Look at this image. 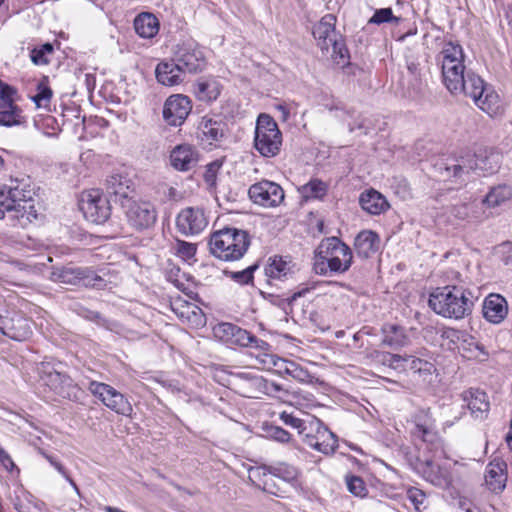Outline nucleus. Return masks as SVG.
<instances>
[{"instance_id":"obj_1","label":"nucleus","mask_w":512,"mask_h":512,"mask_svg":"<svg viewBox=\"0 0 512 512\" xmlns=\"http://www.w3.org/2000/svg\"><path fill=\"white\" fill-rule=\"evenodd\" d=\"M441 66L442 82L452 95H465L484 112L493 116L500 110L496 91L472 71L465 69V54L460 44L446 42L437 56Z\"/></svg>"},{"instance_id":"obj_2","label":"nucleus","mask_w":512,"mask_h":512,"mask_svg":"<svg viewBox=\"0 0 512 512\" xmlns=\"http://www.w3.org/2000/svg\"><path fill=\"white\" fill-rule=\"evenodd\" d=\"M34 192L18 180L0 186V219L5 217L12 225L25 227L37 219Z\"/></svg>"},{"instance_id":"obj_3","label":"nucleus","mask_w":512,"mask_h":512,"mask_svg":"<svg viewBox=\"0 0 512 512\" xmlns=\"http://www.w3.org/2000/svg\"><path fill=\"white\" fill-rule=\"evenodd\" d=\"M352 262L350 247L337 237H328L321 240L314 252L313 270L322 276L343 274L350 269Z\"/></svg>"},{"instance_id":"obj_4","label":"nucleus","mask_w":512,"mask_h":512,"mask_svg":"<svg viewBox=\"0 0 512 512\" xmlns=\"http://www.w3.org/2000/svg\"><path fill=\"white\" fill-rule=\"evenodd\" d=\"M473 305L472 293L457 286L437 288L429 297L430 308L450 319H463L472 312Z\"/></svg>"},{"instance_id":"obj_5","label":"nucleus","mask_w":512,"mask_h":512,"mask_svg":"<svg viewBox=\"0 0 512 512\" xmlns=\"http://www.w3.org/2000/svg\"><path fill=\"white\" fill-rule=\"evenodd\" d=\"M502 156L493 149H485L474 154L472 158L462 160H452L451 162L441 163L438 169L444 180L451 178L462 179L469 170L479 171L483 174H493L500 168Z\"/></svg>"},{"instance_id":"obj_6","label":"nucleus","mask_w":512,"mask_h":512,"mask_svg":"<svg viewBox=\"0 0 512 512\" xmlns=\"http://www.w3.org/2000/svg\"><path fill=\"white\" fill-rule=\"evenodd\" d=\"M247 232L235 228H224L214 232L209 241L212 255L224 261L238 260L249 247Z\"/></svg>"},{"instance_id":"obj_7","label":"nucleus","mask_w":512,"mask_h":512,"mask_svg":"<svg viewBox=\"0 0 512 512\" xmlns=\"http://www.w3.org/2000/svg\"><path fill=\"white\" fill-rule=\"evenodd\" d=\"M281 146L282 134L277 123L268 114H260L255 127V149L264 157H274Z\"/></svg>"},{"instance_id":"obj_8","label":"nucleus","mask_w":512,"mask_h":512,"mask_svg":"<svg viewBox=\"0 0 512 512\" xmlns=\"http://www.w3.org/2000/svg\"><path fill=\"white\" fill-rule=\"evenodd\" d=\"M120 206L127 223L136 231L149 229L157 221V211L151 202L126 198Z\"/></svg>"},{"instance_id":"obj_9","label":"nucleus","mask_w":512,"mask_h":512,"mask_svg":"<svg viewBox=\"0 0 512 512\" xmlns=\"http://www.w3.org/2000/svg\"><path fill=\"white\" fill-rule=\"evenodd\" d=\"M50 279L63 284H81L86 287L102 289L106 281L97 273L88 268L72 266L58 267L51 271Z\"/></svg>"},{"instance_id":"obj_10","label":"nucleus","mask_w":512,"mask_h":512,"mask_svg":"<svg viewBox=\"0 0 512 512\" xmlns=\"http://www.w3.org/2000/svg\"><path fill=\"white\" fill-rule=\"evenodd\" d=\"M173 61L184 74L200 72L206 65L203 51L192 40L183 41L175 46Z\"/></svg>"},{"instance_id":"obj_11","label":"nucleus","mask_w":512,"mask_h":512,"mask_svg":"<svg viewBox=\"0 0 512 512\" xmlns=\"http://www.w3.org/2000/svg\"><path fill=\"white\" fill-rule=\"evenodd\" d=\"M84 217L95 224L104 223L110 216L108 199L97 189L84 191L79 201Z\"/></svg>"},{"instance_id":"obj_12","label":"nucleus","mask_w":512,"mask_h":512,"mask_svg":"<svg viewBox=\"0 0 512 512\" xmlns=\"http://www.w3.org/2000/svg\"><path fill=\"white\" fill-rule=\"evenodd\" d=\"M88 390L115 413L124 416H129L132 413L133 409L130 402L112 386L102 382L90 381Z\"/></svg>"},{"instance_id":"obj_13","label":"nucleus","mask_w":512,"mask_h":512,"mask_svg":"<svg viewBox=\"0 0 512 512\" xmlns=\"http://www.w3.org/2000/svg\"><path fill=\"white\" fill-rule=\"evenodd\" d=\"M304 441L311 448L326 455L332 454L338 447L336 435L318 419L309 422V430L305 434Z\"/></svg>"},{"instance_id":"obj_14","label":"nucleus","mask_w":512,"mask_h":512,"mask_svg":"<svg viewBox=\"0 0 512 512\" xmlns=\"http://www.w3.org/2000/svg\"><path fill=\"white\" fill-rule=\"evenodd\" d=\"M206 212L199 207L183 208L176 217V228L184 236H196L208 226Z\"/></svg>"},{"instance_id":"obj_15","label":"nucleus","mask_w":512,"mask_h":512,"mask_svg":"<svg viewBox=\"0 0 512 512\" xmlns=\"http://www.w3.org/2000/svg\"><path fill=\"white\" fill-rule=\"evenodd\" d=\"M248 194L255 204L268 208L279 206L285 197L282 187L268 180L251 185Z\"/></svg>"},{"instance_id":"obj_16","label":"nucleus","mask_w":512,"mask_h":512,"mask_svg":"<svg viewBox=\"0 0 512 512\" xmlns=\"http://www.w3.org/2000/svg\"><path fill=\"white\" fill-rule=\"evenodd\" d=\"M191 109V101L187 96L172 95L164 103L163 119L170 126H180L190 114Z\"/></svg>"},{"instance_id":"obj_17","label":"nucleus","mask_w":512,"mask_h":512,"mask_svg":"<svg viewBox=\"0 0 512 512\" xmlns=\"http://www.w3.org/2000/svg\"><path fill=\"white\" fill-rule=\"evenodd\" d=\"M41 379L45 385L50 387L56 394L64 398L76 397V387L72 379L66 374L50 369L49 366H42Z\"/></svg>"},{"instance_id":"obj_18","label":"nucleus","mask_w":512,"mask_h":512,"mask_svg":"<svg viewBox=\"0 0 512 512\" xmlns=\"http://www.w3.org/2000/svg\"><path fill=\"white\" fill-rule=\"evenodd\" d=\"M0 331L11 339L22 341L31 334V324L20 314L0 315Z\"/></svg>"},{"instance_id":"obj_19","label":"nucleus","mask_w":512,"mask_h":512,"mask_svg":"<svg viewBox=\"0 0 512 512\" xmlns=\"http://www.w3.org/2000/svg\"><path fill=\"white\" fill-rule=\"evenodd\" d=\"M169 160L175 170L189 171L198 163V152L192 145L180 144L171 150Z\"/></svg>"},{"instance_id":"obj_20","label":"nucleus","mask_w":512,"mask_h":512,"mask_svg":"<svg viewBox=\"0 0 512 512\" xmlns=\"http://www.w3.org/2000/svg\"><path fill=\"white\" fill-rule=\"evenodd\" d=\"M507 465L503 460L494 459L486 467L485 482L490 491L502 492L506 487Z\"/></svg>"},{"instance_id":"obj_21","label":"nucleus","mask_w":512,"mask_h":512,"mask_svg":"<svg viewBox=\"0 0 512 512\" xmlns=\"http://www.w3.org/2000/svg\"><path fill=\"white\" fill-rule=\"evenodd\" d=\"M334 16L325 15L313 28V36L323 52H329L330 44L338 37L335 27Z\"/></svg>"},{"instance_id":"obj_22","label":"nucleus","mask_w":512,"mask_h":512,"mask_svg":"<svg viewBox=\"0 0 512 512\" xmlns=\"http://www.w3.org/2000/svg\"><path fill=\"white\" fill-rule=\"evenodd\" d=\"M296 271V266L290 257H270L265 266V274L274 280H285L291 277Z\"/></svg>"},{"instance_id":"obj_23","label":"nucleus","mask_w":512,"mask_h":512,"mask_svg":"<svg viewBox=\"0 0 512 512\" xmlns=\"http://www.w3.org/2000/svg\"><path fill=\"white\" fill-rule=\"evenodd\" d=\"M508 313L507 302L504 297L499 294H490L483 303L484 318L493 323H501Z\"/></svg>"},{"instance_id":"obj_24","label":"nucleus","mask_w":512,"mask_h":512,"mask_svg":"<svg viewBox=\"0 0 512 512\" xmlns=\"http://www.w3.org/2000/svg\"><path fill=\"white\" fill-rule=\"evenodd\" d=\"M157 81L164 86H175L183 82L184 73L181 68L172 60L160 62L155 69Z\"/></svg>"},{"instance_id":"obj_25","label":"nucleus","mask_w":512,"mask_h":512,"mask_svg":"<svg viewBox=\"0 0 512 512\" xmlns=\"http://www.w3.org/2000/svg\"><path fill=\"white\" fill-rule=\"evenodd\" d=\"M462 399L475 418L483 419L489 410V402L485 392L470 389L462 393Z\"/></svg>"},{"instance_id":"obj_26","label":"nucleus","mask_w":512,"mask_h":512,"mask_svg":"<svg viewBox=\"0 0 512 512\" xmlns=\"http://www.w3.org/2000/svg\"><path fill=\"white\" fill-rule=\"evenodd\" d=\"M359 203L361 208L371 215H380L389 208L386 198L374 189L361 193Z\"/></svg>"},{"instance_id":"obj_27","label":"nucleus","mask_w":512,"mask_h":512,"mask_svg":"<svg viewBox=\"0 0 512 512\" xmlns=\"http://www.w3.org/2000/svg\"><path fill=\"white\" fill-rule=\"evenodd\" d=\"M419 470L423 478L431 484L440 488L448 487L450 483L448 472L434 462L426 461L422 463Z\"/></svg>"},{"instance_id":"obj_28","label":"nucleus","mask_w":512,"mask_h":512,"mask_svg":"<svg viewBox=\"0 0 512 512\" xmlns=\"http://www.w3.org/2000/svg\"><path fill=\"white\" fill-rule=\"evenodd\" d=\"M354 247L360 257L369 258L378 250L379 237L373 231H361L355 238Z\"/></svg>"},{"instance_id":"obj_29","label":"nucleus","mask_w":512,"mask_h":512,"mask_svg":"<svg viewBox=\"0 0 512 512\" xmlns=\"http://www.w3.org/2000/svg\"><path fill=\"white\" fill-rule=\"evenodd\" d=\"M106 190L108 194L118 198L116 201L119 203L121 200L131 198L129 194L133 192L130 179L120 174L111 175L106 179Z\"/></svg>"},{"instance_id":"obj_30","label":"nucleus","mask_w":512,"mask_h":512,"mask_svg":"<svg viewBox=\"0 0 512 512\" xmlns=\"http://www.w3.org/2000/svg\"><path fill=\"white\" fill-rule=\"evenodd\" d=\"M172 310L180 319L188 323L200 325L204 320V315L201 309L195 304L184 300H176L173 302Z\"/></svg>"},{"instance_id":"obj_31","label":"nucleus","mask_w":512,"mask_h":512,"mask_svg":"<svg viewBox=\"0 0 512 512\" xmlns=\"http://www.w3.org/2000/svg\"><path fill=\"white\" fill-rule=\"evenodd\" d=\"M434 420L429 410H420L414 416L412 434L423 441H429L433 435Z\"/></svg>"},{"instance_id":"obj_32","label":"nucleus","mask_w":512,"mask_h":512,"mask_svg":"<svg viewBox=\"0 0 512 512\" xmlns=\"http://www.w3.org/2000/svg\"><path fill=\"white\" fill-rule=\"evenodd\" d=\"M221 92L219 82L213 78L200 79L194 85V93L198 100L211 102L218 98Z\"/></svg>"},{"instance_id":"obj_33","label":"nucleus","mask_w":512,"mask_h":512,"mask_svg":"<svg viewBox=\"0 0 512 512\" xmlns=\"http://www.w3.org/2000/svg\"><path fill=\"white\" fill-rule=\"evenodd\" d=\"M136 33L142 38H152L159 31V21L151 13H142L134 20Z\"/></svg>"},{"instance_id":"obj_34","label":"nucleus","mask_w":512,"mask_h":512,"mask_svg":"<svg viewBox=\"0 0 512 512\" xmlns=\"http://www.w3.org/2000/svg\"><path fill=\"white\" fill-rule=\"evenodd\" d=\"M224 126L222 121L204 116L199 123L198 130L202 134V138L211 144L223 137Z\"/></svg>"},{"instance_id":"obj_35","label":"nucleus","mask_w":512,"mask_h":512,"mask_svg":"<svg viewBox=\"0 0 512 512\" xmlns=\"http://www.w3.org/2000/svg\"><path fill=\"white\" fill-rule=\"evenodd\" d=\"M383 343L392 348L403 347L408 344L409 338L405 329L396 324H386L383 327Z\"/></svg>"},{"instance_id":"obj_36","label":"nucleus","mask_w":512,"mask_h":512,"mask_svg":"<svg viewBox=\"0 0 512 512\" xmlns=\"http://www.w3.org/2000/svg\"><path fill=\"white\" fill-rule=\"evenodd\" d=\"M512 197V190L507 185H498L490 189L482 203L488 208H495Z\"/></svg>"},{"instance_id":"obj_37","label":"nucleus","mask_w":512,"mask_h":512,"mask_svg":"<svg viewBox=\"0 0 512 512\" xmlns=\"http://www.w3.org/2000/svg\"><path fill=\"white\" fill-rule=\"evenodd\" d=\"M259 361L265 369H274L279 375H289L293 363L274 354H263Z\"/></svg>"},{"instance_id":"obj_38","label":"nucleus","mask_w":512,"mask_h":512,"mask_svg":"<svg viewBox=\"0 0 512 512\" xmlns=\"http://www.w3.org/2000/svg\"><path fill=\"white\" fill-rule=\"evenodd\" d=\"M268 473L287 482H292L298 477V469L288 463L279 462L274 465L264 466Z\"/></svg>"},{"instance_id":"obj_39","label":"nucleus","mask_w":512,"mask_h":512,"mask_svg":"<svg viewBox=\"0 0 512 512\" xmlns=\"http://www.w3.org/2000/svg\"><path fill=\"white\" fill-rule=\"evenodd\" d=\"M0 125L11 127L22 123L21 109L16 105L0 107Z\"/></svg>"},{"instance_id":"obj_40","label":"nucleus","mask_w":512,"mask_h":512,"mask_svg":"<svg viewBox=\"0 0 512 512\" xmlns=\"http://www.w3.org/2000/svg\"><path fill=\"white\" fill-rule=\"evenodd\" d=\"M328 53H330L331 59L338 65L344 66L348 62V50L340 36L330 44Z\"/></svg>"},{"instance_id":"obj_41","label":"nucleus","mask_w":512,"mask_h":512,"mask_svg":"<svg viewBox=\"0 0 512 512\" xmlns=\"http://www.w3.org/2000/svg\"><path fill=\"white\" fill-rule=\"evenodd\" d=\"M406 365L408 370L419 375L431 374L434 368L431 362L413 356H407Z\"/></svg>"},{"instance_id":"obj_42","label":"nucleus","mask_w":512,"mask_h":512,"mask_svg":"<svg viewBox=\"0 0 512 512\" xmlns=\"http://www.w3.org/2000/svg\"><path fill=\"white\" fill-rule=\"evenodd\" d=\"M52 97V90L46 84L45 80H42L37 85V93L32 96V100L38 108H45L49 105Z\"/></svg>"},{"instance_id":"obj_43","label":"nucleus","mask_w":512,"mask_h":512,"mask_svg":"<svg viewBox=\"0 0 512 512\" xmlns=\"http://www.w3.org/2000/svg\"><path fill=\"white\" fill-rule=\"evenodd\" d=\"M326 184L318 179L311 180L302 186V194L307 198H321L326 194Z\"/></svg>"},{"instance_id":"obj_44","label":"nucleus","mask_w":512,"mask_h":512,"mask_svg":"<svg viewBox=\"0 0 512 512\" xmlns=\"http://www.w3.org/2000/svg\"><path fill=\"white\" fill-rule=\"evenodd\" d=\"M237 326L232 323H219L213 328V332L215 337L219 338L222 341L225 342H231L235 332H236Z\"/></svg>"},{"instance_id":"obj_45","label":"nucleus","mask_w":512,"mask_h":512,"mask_svg":"<svg viewBox=\"0 0 512 512\" xmlns=\"http://www.w3.org/2000/svg\"><path fill=\"white\" fill-rule=\"evenodd\" d=\"M280 419L284 422V424L296 429L298 433L304 437L309 430V424L307 425L303 420L296 418L292 414H289L285 411L280 414Z\"/></svg>"},{"instance_id":"obj_46","label":"nucleus","mask_w":512,"mask_h":512,"mask_svg":"<svg viewBox=\"0 0 512 512\" xmlns=\"http://www.w3.org/2000/svg\"><path fill=\"white\" fill-rule=\"evenodd\" d=\"M399 18L393 15L391 8H382L375 11L374 15L370 18L369 23L382 24L390 22H398Z\"/></svg>"},{"instance_id":"obj_47","label":"nucleus","mask_w":512,"mask_h":512,"mask_svg":"<svg viewBox=\"0 0 512 512\" xmlns=\"http://www.w3.org/2000/svg\"><path fill=\"white\" fill-rule=\"evenodd\" d=\"M175 250L178 256L184 260H190L195 256L197 247L193 243L177 240L175 244Z\"/></svg>"},{"instance_id":"obj_48","label":"nucleus","mask_w":512,"mask_h":512,"mask_svg":"<svg viewBox=\"0 0 512 512\" xmlns=\"http://www.w3.org/2000/svg\"><path fill=\"white\" fill-rule=\"evenodd\" d=\"M347 488L350 493L357 497H364L367 494V488L364 481L357 476L347 478Z\"/></svg>"},{"instance_id":"obj_49","label":"nucleus","mask_w":512,"mask_h":512,"mask_svg":"<svg viewBox=\"0 0 512 512\" xmlns=\"http://www.w3.org/2000/svg\"><path fill=\"white\" fill-rule=\"evenodd\" d=\"M231 342L241 346H250L254 343H257V338L250 334L248 331L237 326L235 335Z\"/></svg>"},{"instance_id":"obj_50","label":"nucleus","mask_w":512,"mask_h":512,"mask_svg":"<svg viewBox=\"0 0 512 512\" xmlns=\"http://www.w3.org/2000/svg\"><path fill=\"white\" fill-rule=\"evenodd\" d=\"M16 91L8 84L0 80V107H10L14 105L13 95Z\"/></svg>"},{"instance_id":"obj_51","label":"nucleus","mask_w":512,"mask_h":512,"mask_svg":"<svg viewBox=\"0 0 512 512\" xmlns=\"http://www.w3.org/2000/svg\"><path fill=\"white\" fill-rule=\"evenodd\" d=\"M461 345L465 351L474 352L477 350L483 356L488 355V352L485 350L484 346L477 342L475 338L470 335L464 334Z\"/></svg>"},{"instance_id":"obj_52","label":"nucleus","mask_w":512,"mask_h":512,"mask_svg":"<svg viewBox=\"0 0 512 512\" xmlns=\"http://www.w3.org/2000/svg\"><path fill=\"white\" fill-rule=\"evenodd\" d=\"M257 268L256 265L249 266L241 271L229 272L230 277L240 283V284H248L253 279V272Z\"/></svg>"},{"instance_id":"obj_53","label":"nucleus","mask_w":512,"mask_h":512,"mask_svg":"<svg viewBox=\"0 0 512 512\" xmlns=\"http://www.w3.org/2000/svg\"><path fill=\"white\" fill-rule=\"evenodd\" d=\"M53 51V47L51 44L46 43L43 45L41 49H34L31 52V60L33 63L37 65L47 64L48 59L45 57L46 53H51Z\"/></svg>"},{"instance_id":"obj_54","label":"nucleus","mask_w":512,"mask_h":512,"mask_svg":"<svg viewBox=\"0 0 512 512\" xmlns=\"http://www.w3.org/2000/svg\"><path fill=\"white\" fill-rule=\"evenodd\" d=\"M406 359L407 356L403 357L398 354H388L385 357V362L394 369L407 370Z\"/></svg>"},{"instance_id":"obj_55","label":"nucleus","mask_w":512,"mask_h":512,"mask_svg":"<svg viewBox=\"0 0 512 512\" xmlns=\"http://www.w3.org/2000/svg\"><path fill=\"white\" fill-rule=\"evenodd\" d=\"M289 376L300 382H308L311 378L307 370L300 367L297 363L293 362Z\"/></svg>"},{"instance_id":"obj_56","label":"nucleus","mask_w":512,"mask_h":512,"mask_svg":"<svg viewBox=\"0 0 512 512\" xmlns=\"http://www.w3.org/2000/svg\"><path fill=\"white\" fill-rule=\"evenodd\" d=\"M450 213L457 219L464 220L469 217L470 209L466 203L456 204L451 207Z\"/></svg>"},{"instance_id":"obj_57","label":"nucleus","mask_w":512,"mask_h":512,"mask_svg":"<svg viewBox=\"0 0 512 512\" xmlns=\"http://www.w3.org/2000/svg\"><path fill=\"white\" fill-rule=\"evenodd\" d=\"M269 433H270L271 438L278 442L286 443V442H289V440H290L289 432L284 430L281 427H278V426L271 427Z\"/></svg>"},{"instance_id":"obj_58","label":"nucleus","mask_w":512,"mask_h":512,"mask_svg":"<svg viewBox=\"0 0 512 512\" xmlns=\"http://www.w3.org/2000/svg\"><path fill=\"white\" fill-rule=\"evenodd\" d=\"M442 338L449 340L453 344H457L462 341L464 333L453 328L444 329L442 332Z\"/></svg>"},{"instance_id":"obj_59","label":"nucleus","mask_w":512,"mask_h":512,"mask_svg":"<svg viewBox=\"0 0 512 512\" xmlns=\"http://www.w3.org/2000/svg\"><path fill=\"white\" fill-rule=\"evenodd\" d=\"M45 458L51 463V465H53L55 467V469H57V471L59 473H61L67 481H69V483L73 486V488L76 490L77 493H79V490H78V487L77 485L75 484V482L69 477V475L67 474L66 470L64 469V467L57 461H55L51 456H48L46 454H44Z\"/></svg>"},{"instance_id":"obj_60","label":"nucleus","mask_w":512,"mask_h":512,"mask_svg":"<svg viewBox=\"0 0 512 512\" xmlns=\"http://www.w3.org/2000/svg\"><path fill=\"white\" fill-rule=\"evenodd\" d=\"M407 495L409 500L415 505L416 508H418V506L423 503L425 498V494L417 488L409 489Z\"/></svg>"},{"instance_id":"obj_61","label":"nucleus","mask_w":512,"mask_h":512,"mask_svg":"<svg viewBox=\"0 0 512 512\" xmlns=\"http://www.w3.org/2000/svg\"><path fill=\"white\" fill-rule=\"evenodd\" d=\"M0 462L7 471H12L15 466L11 457L2 449H0Z\"/></svg>"},{"instance_id":"obj_62","label":"nucleus","mask_w":512,"mask_h":512,"mask_svg":"<svg viewBox=\"0 0 512 512\" xmlns=\"http://www.w3.org/2000/svg\"><path fill=\"white\" fill-rule=\"evenodd\" d=\"M165 196L169 200H176L179 197V193L176 188L174 187H168L167 191L165 192Z\"/></svg>"},{"instance_id":"obj_63","label":"nucleus","mask_w":512,"mask_h":512,"mask_svg":"<svg viewBox=\"0 0 512 512\" xmlns=\"http://www.w3.org/2000/svg\"><path fill=\"white\" fill-rule=\"evenodd\" d=\"M213 167H214V164L209 165V167H208V169H207V171H206V175H205V177H206V179H207L208 181H209V180H211V179H212V177H213V173H214V171H213Z\"/></svg>"},{"instance_id":"obj_64","label":"nucleus","mask_w":512,"mask_h":512,"mask_svg":"<svg viewBox=\"0 0 512 512\" xmlns=\"http://www.w3.org/2000/svg\"><path fill=\"white\" fill-rule=\"evenodd\" d=\"M506 441H507L509 448L512 450V433L511 432H508V434L506 436Z\"/></svg>"}]
</instances>
